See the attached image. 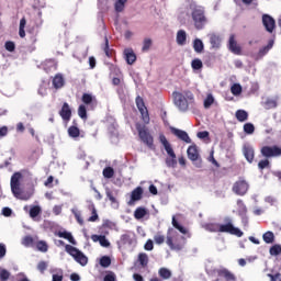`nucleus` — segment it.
I'll use <instances>...</instances> for the list:
<instances>
[{
  "mask_svg": "<svg viewBox=\"0 0 281 281\" xmlns=\"http://www.w3.org/2000/svg\"><path fill=\"white\" fill-rule=\"evenodd\" d=\"M262 238L267 245H273V243H276V235L271 231L266 232Z\"/></svg>",
  "mask_w": 281,
  "mask_h": 281,
  "instance_id": "31",
  "label": "nucleus"
},
{
  "mask_svg": "<svg viewBox=\"0 0 281 281\" xmlns=\"http://www.w3.org/2000/svg\"><path fill=\"white\" fill-rule=\"evenodd\" d=\"M233 192L234 194H237V196H245L247 192H249V182L247 180L239 178L234 184H233Z\"/></svg>",
  "mask_w": 281,
  "mask_h": 281,
  "instance_id": "11",
  "label": "nucleus"
},
{
  "mask_svg": "<svg viewBox=\"0 0 281 281\" xmlns=\"http://www.w3.org/2000/svg\"><path fill=\"white\" fill-rule=\"evenodd\" d=\"M243 155H244L246 161H248V164H254V159L256 157V151L254 150V146H251V144H249V143L244 144Z\"/></svg>",
  "mask_w": 281,
  "mask_h": 281,
  "instance_id": "15",
  "label": "nucleus"
},
{
  "mask_svg": "<svg viewBox=\"0 0 281 281\" xmlns=\"http://www.w3.org/2000/svg\"><path fill=\"white\" fill-rule=\"evenodd\" d=\"M22 245L24 247H33L34 245V237L33 236H25L23 239H22Z\"/></svg>",
  "mask_w": 281,
  "mask_h": 281,
  "instance_id": "49",
  "label": "nucleus"
},
{
  "mask_svg": "<svg viewBox=\"0 0 281 281\" xmlns=\"http://www.w3.org/2000/svg\"><path fill=\"white\" fill-rule=\"evenodd\" d=\"M262 25L269 34H273L276 32V19L269 14L262 15Z\"/></svg>",
  "mask_w": 281,
  "mask_h": 281,
  "instance_id": "14",
  "label": "nucleus"
},
{
  "mask_svg": "<svg viewBox=\"0 0 281 281\" xmlns=\"http://www.w3.org/2000/svg\"><path fill=\"white\" fill-rule=\"evenodd\" d=\"M47 267H49V263L47 261H40L37 263V270L41 272V273H45V271H47Z\"/></svg>",
  "mask_w": 281,
  "mask_h": 281,
  "instance_id": "54",
  "label": "nucleus"
},
{
  "mask_svg": "<svg viewBox=\"0 0 281 281\" xmlns=\"http://www.w3.org/2000/svg\"><path fill=\"white\" fill-rule=\"evenodd\" d=\"M166 244L171 249V251H181L186 247V237L180 235L177 229L169 228L167 232Z\"/></svg>",
  "mask_w": 281,
  "mask_h": 281,
  "instance_id": "2",
  "label": "nucleus"
},
{
  "mask_svg": "<svg viewBox=\"0 0 281 281\" xmlns=\"http://www.w3.org/2000/svg\"><path fill=\"white\" fill-rule=\"evenodd\" d=\"M143 194H144V189H142V187H137L132 191L131 201H140Z\"/></svg>",
  "mask_w": 281,
  "mask_h": 281,
  "instance_id": "30",
  "label": "nucleus"
},
{
  "mask_svg": "<svg viewBox=\"0 0 281 281\" xmlns=\"http://www.w3.org/2000/svg\"><path fill=\"white\" fill-rule=\"evenodd\" d=\"M165 240L166 237L164 235L157 234L154 236V241L156 243V245H164Z\"/></svg>",
  "mask_w": 281,
  "mask_h": 281,
  "instance_id": "59",
  "label": "nucleus"
},
{
  "mask_svg": "<svg viewBox=\"0 0 281 281\" xmlns=\"http://www.w3.org/2000/svg\"><path fill=\"white\" fill-rule=\"evenodd\" d=\"M269 160L268 159H263V160H260L258 162V168L259 170H265V168H269Z\"/></svg>",
  "mask_w": 281,
  "mask_h": 281,
  "instance_id": "61",
  "label": "nucleus"
},
{
  "mask_svg": "<svg viewBox=\"0 0 281 281\" xmlns=\"http://www.w3.org/2000/svg\"><path fill=\"white\" fill-rule=\"evenodd\" d=\"M136 106L142 115V120L144 124H150V115L148 114V108L144 103V99L142 97H136Z\"/></svg>",
  "mask_w": 281,
  "mask_h": 281,
  "instance_id": "12",
  "label": "nucleus"
},
{
  "mask_svg": "<svg viewBox=\"0 0 281 281\" xmlns=\"http://www.w3.org/2000/svg\"><path fill=\"white\" fill-rule=\"evenodd\" d=\"M170 131L176 137H178V139H181V142H184L186 144H192V138H190L188 132L176 127H171Z\"/></svg>",
  "mask_w": 281,
  "mask_h": 281,
  "instance_id": "16",
  "label": "nucleus"
},
{
  "mask_svg": "<svg viewBox=\"0 0 281 281\" xmlns=\"http://www.w3.org/2000/svg\"><path fill=\"white\" fill-rule=\"evenodd\" d=\"M105 194H106L109 201H111V203H115L117 205V200L113 195V192L111 191V189L106 188L105 189Z\"/></svg>",
  "mask_w": 281,
  "mask_h": 281,
  "instance_id": "57",
  "label": "nucleus"
},
{
  "mask_svg": "<svg viewBox=\"0 0 281 281\" xmlns=\"http://www.w3.org/2000/svg\"><path fill=\"white\" fill-rule=\"evenodd\" d=\"M127 0H116L114 8L115 12H122L124 10V5L126 4Z\"/></svg>",
  "mask_w": 281,
  "mask_h": 281,
  "instance_id": "52",
  "label": "nucleus"
},
{
  "mask_svg": "<svg viewBox=\"0 0 281 281\" xmlns=\"http://www.w3.org/2000/svg\"><path fill=\"white\" fill-rule=\"evenodd\" d=\"M57 236L59 238H65V240H68V243H70V245H78V243L76 241V239L74 238V235H71L70 232L64 231V232H58Z\"/></svg>",
  "mask_w": 281,
  "mask_h": 281,
  "instance_id": "27",
  "label": "nucleus"
},
{
  "mask_svg": "<svg viewBox=\"0 0 281 281\" xmlns=\"http://www.w3.org/2000/svg\"><path fill=\"white\" fill-rule=\"evenodd\" d=\"M53 87L55 89H63V87H65V78H63V75L58 74L53 78Z\"/></svg>",
  "mask_w": 281,
  "mask_h": 281,
  "instance_id": "29",
  "label": "nucleus"
},
{
  "mask_svg": "<svg viewBox=\"0 0 281 281\" xmlns=\"http://www.w3.org/2000/svg\"><path fill=\"white\" fill-rule=\"evenodd\" d=\"M276 43V40H269L268 45L263 46L259 49L258 52V58H262L265 56H267V54H269V52H271V49H273V45Z\"/></svg>",
  "mask_w": 281,
  "mask_h": 281,
  "instance_id": "24",
  "label": "nucleus"
},
{
  "mask_svg": "<svg viewBox=\"0 0 281 281\" xmlns=\"http://www.w3.org/2000/svg\"><path fill=\"white\" fill-rule=\"evenodd\" d=\"M263 106L267 110L277 109L278 108V97L276 99L268 98L263 102Z\"/></svg>",
  "mask_w": 281,
  "mask_h": 281,
  "instance_id": "32",
  "label": "nucleus"
},
{
  "mask_svg": "<svg viewBox=\"0 0 281 281\" xmlns=\"http://www.w3.org/2000/svg\"><path fill=\"white\" fill-rule=\"evenodd\" d=\"M71 213L74 214L77 223H79V225H85V220H82V214L80 213V211H78V209H71Z\"/></svg>",
  "mask_w": 281,
  "mask_h": 281,
  "instance_id": "41",
  "label": "nucleus"
},
{
  "mask_svg": "<svg viewBox=\"0 0 281 281\" xmlns=\"http://www.w3.org/2000/svg\"><path fill=\"white\" fill-rule=\"evenodd\" d=\"M217 276L218 279L215 281H221V280H225V281H236V276H234V273H232L229 270L227 269H221L217 271Z\"/></svg>",
  "mask_w": 281,
  "mask_h": 281,
  "instance_id": "18",
  "label": "nucleus"
},
{
  "mask_svg": "<svg viewBox=\"0 0 281 281\" xmlns=\"http://www.w3.org/2000/svg\"><path fill=\"white\" fill-rule=\"evenodd\" d=\"M0 280L1 281L10 280V271H8L5 269H0Z\"/></svg>",
  "mask_w": 281,
  "mask_h": 281,
  "instance_id": "56",
  "label": "nucleus"
},
{
  "mask_svg": "<svg viewBox=\"0 0 281 281\" xmlns=\"http://www.w3.org/2000/svg\"><path fill=\"white\" fill-rule=\"evenodd\" d=\"M256 127L254 126V123L244 124V133H246V135H254Z\"/></svg>",
  "mask_w": 281,
  "mask_h": 281,
  "instance_id": "47",
  "label": "nucleus"
},
{
  "mask_svg": "<svg viewBox=\"0 0 281 281\" xmlns=\"http://www.w3.org/2000/svg\"><path fill=\"white\" fill-rule=\"evenodd\" d=\"M4 47L7 52H14V49H16L14 42H5Z\"/></svg>",
  "mask_w": 281,
  "mask_h": 281,
  "instance_id": "63",
  "label": "nucleus"
},
{
  "mask_svg": "<svg viewBox=\"0 0 281 281\" xmlns=\"http://www.w3.org/2000/svg\"><path fill=\"white\" fill-rule=\"evenodd\" d=\"M116 245L119 249H124V247H135V245H137L135 233L127 231L125 234L121 235L120 240L116 241Z\"/></svg>",
  "mask_w": 281,
  "mask_h": 281,
  "instance_id": "9",
  "label": "nucleus"
},
{
  "mask_svg": "<svg viewBox=\"0 0 281 281\" xmlns=\"http://www.w3.org/2000/svg\"><path fill=\"white\" fill-rule=\"evenodd\" d=\"M227 47L229 52H232V54H235L236 56H240L243 52V48L240 47V45H238V42H236V37L234 35L229 36Z\"/></svg>",
  "mask_w": 281,
  "mask_h": 281,
  "instance_id": "17",
  "label": "nucleus"
},
{
  "mask_svg": "<svg viewBox=\"0 0 281 281\" xmlns=\"http://www.w3.org/2000/svg\"><path fill=\"white\" fill-rule=\"evenodd\" d=\"M188 159L192 161L195 168H202L203 160L201 159V155L199 154V147L196 145H190L187 149Z\"/></svg>",
  "mask_w": 281,
  "mask_h": 281,
  "instance_id": "10",
  "label": "nucleus"
},
{
  "mask_svg": "<svg viewBox=\"0 0 281 281\" xmlns=\"http://www.w3.org/2000/svg\"><path fill=\"white\" fill-rule=\"evenodd\" d=\"M68 135L69 137H71L72 139H78V137H80V128H78L77 126L72 125L68 128Z\"/></svg>",
  "mask_w": 281,
  "mask_h": 281,
  "instance_id": "39",
  "label": "nucleus"
},
{
  "mask_svg": "<svg viewBox=\"0 0 281 281\" xmlns=\"http://www.w3.org/2000/svg\"><path fill=\"white\" fill-rule=\"evenodd\" d=\"M81 100L83 104H91L93 109L94 106H98V99L91 93H83Z\"/></svg>",
  "mask_w": 281,
  "mask_h": 281,
  "instance_id": "25",
  "label": "nucleus"
},
{
  "mask_svg": "<svg viewBox=\"0 0 281 281\" xmlns=\"http://www.w3.org/2000/svg\"><path fill=\"white\" fill-rule=\"evenodd\" d=\"M192 46L195 54H203V50L205 49V45L203 44V41L201 38L193 40Z\"/></svg>",
  "mask_w": 281,
  "mask_h": 281,
  "instance_id": "28",
  "label": "nucleus"
},
{
  "mask_svg": "<svg viewBox=\"0 0 281 281\" xmlns=\"http://www.w3.org/2000/svg\"><path fill=\"white\" fill-rule=\"evenodd\" d=\"M265 202L269 203L270 205H278V199L269 195L265 198Z\"/></svg>",
  "mask_w": 281,
  "mask_h": 281,
  "instance_id": "62",
  "label": "nucleus"
},
{
  "mask_svg": "<svg viewBox=\"0 0 281 281\" xmlns=\"http://www.w3.org/2000/svg\"><path fill=\"white\" fill-rule=\"evenodd\" d=\"M214 104V95L207 94L204 99V109H210Z\"/></svg>",
  "mask_w": 281,
  "mask_h": 281,
  "instance_id": "51",
  "label": "nucleus"
},
{
  "mask_svg": "<svg viewBox=\"0 0 281 281\" xmlns=\"http://www.w3.org/2000/svg\"><path fill=\"white\" fill-rule=\"evenodd\" d=\"M206 232L221 233V224L218 223H207L204 225Z\"/></svg>",
  "mask_w": 281,
  "mask_h": 281,
  "instance_id": "37",
  "label": "nucleus"
},
{
  "mask_svg": "<svg viewBox=\"0 0 281 281\" xmlns=\"http://www.w3.org/2000/svg\"><path fill=\"white\" fill-rule=\"evenodd\" d=\"M173 104L180 111V113H188V111L194 109L196 106V102L194 101V94L190 91L172 92Z\"/></svg>",
  "mask_w": 281,
  "mask_h": 281,
  "instance_id": "1",
  "label": "nucleus"
},
{
  "mask_svg": "<svg viewBox=\"0 0 281 281\" xmlns=\"http://www.w3.org/2000/svg\"><path fill=\"white\" fill-rule=\"evenodd\" d=\"M153 45V41L150 38H145L143 43V52H148L150 49V46Z\"/></svg>",
  "mask_w": 281,
  "mask_h": 281,
  "instance_id": "58",
  "label": "nucleus"
},
{
  "mask_svg": "<svg viewBox=\"0 0 281 281\" xmlns=\"http://www.w3.org/2000/svg\"><path fill=\"white\" fill-rule=\"evenodd\" d=\"M207 36H209L212 49H218L221 47V42H222L221 35L216 33H211Z\"/></svg>",
  "mask_w": 281,
  "mask_h": 281,
  "instance_id": "22",
  "label": "nucleus"
},
{
  "mask_svg": "<svg viewBox=\"0 0 281 281\" xmlns=\"http://www.w3.org/2000/svg\"><path fill=\"white\" fill-rule=\"evenodd\" d=\"M59 115L64 122H69L71 120V108L69 103L65 102L59 111Z\"/></svg>",
  "mask_w": 281,
  "mask_h": 281,
  "instance_id": "19",
  "label": "nucleus"
},
{
  "mask_svg": "<svg viewBox=\"0 0 281 281\" xmlns=\"http://www.w3.org/2000/svg\"><path fill=\"white\" fill-rule=\"evenodd\" d=\"M270 256H280L281 254V245L276 244L269 249Z\"/></svg>",
  "mask_w": 281,
  "mask_h": 281,
  "instance_id": "48",
  "label": "nucleus"
},
{
  "mask_svg": "<svg viewBox=\"0 0 281 281\" xmlns=\"http://www.w3.org/2000/svg\"><path fill=\"white\" fill-rule=\"evenodd\" d=\"M8 133H10L8 126H0V139H3V137H8Z\"/></svg>",
  "mask_w": 281,
  "mask_h": 281,
  "instance_id": "60",
  "label": "nucleus"
},
{
  "mask_svg": "<svg viewBox=\"0 0 281 281\" xmlns=\"http://www.w3.org/2000/svg\"><path fill=\"white\" fill-rule=\"evenodd\" d=\"M40 67L41 69H44L46 74H49V71H56L57 64H56V60L54 59H47L44 63H42Z\"/></svg>",
  "mask_w": 281,
  "mask_h": 281,
  "instance_id": "21",
  "label": "nucleus"
},
{
  "mask_svg": "<svg viewBox=\"0 0 281 281\" xmlns=\"http://www.w3.org/2000/svg\"><path fill=\"white\" fill-rule=\"evenodd\" d=\"M99 265L103 267V269L111 267V257L109 256L101 257Z\"/></svg>",
  "mask_w": 281,
  "mask_h": 281,
  "instance_id": "45",
  "label": "nucleus"
},
{
  "mask_svg": "<svg viewBox=\"0 0 281 281\" xmlns=\"http://www.w3.org/2000/svg\"><path fill=\"white\" fill-rule=\"evenodd\" d=\"M159 142L168 155V158L165 160L167 168H177V154H175V149H172V145H170V142H168L166 135L160 134Z\"/></svg>",
  "mask_w": 281,
  "mask_h": 281,
  "instance_id": "5",
  "label": "nucleus"
},
{
  "mask_svg": "<svg viewBox=\"0 0 281 281\" xmlns=\"http://www.w3.org/2000/svg\"><path fill=\"white\" fill-rule=\"evenodd\" d=\"M136 131L138 133V137L145 146L149 147L150 150L155 149V138L153 137V134L148 131V127L146 125H142L139 123H136Z\"/></svg>",
  "mask_w": 281,
  "mask_h": 281,
  "instance_id": "7",
  "label": "nucleus"
},
{
  "mask_svg": "<svg viewBox=\"0 0 281 281\" xmlns=\"http://www.w3.org/2000/svg\"><path fill=\"white\" fill-rule=\"evenodd\" d=\"M138 262L143 267H148V255L146 252H140L138 255Z\"/></svg>",
  "mask_w": 281,
  "mask_h": 281,
  "instance_id": "43",
  "label": "nucleus"
},
{
  "mask_svg": "<svg viewBox=\"0 0 281 281\" xmlns=\"http://www.w3.org/2000/svg\"><path fill=\"white\" fill-rule=\"evenodd\" d=\"M123 56L127 65H133L137 60V55L133 48H125L123 50Z\"/></svg>",
  "mask_w": 281,
  "mask_h": 281,
  "instance_id": "20",
  "label": "nucleus"
},
{
  "mask_svg": "<svg viewBox=\"0 0 281 281\" xmlns=\"http://www.w3.org/2000/svg\"><path fill=\"white\" fill-rule=\"evenodd\" d=\"M191 21L193 23V27L199 32H201V30H205V25L209 23L207 16H205V9L203 7L191 5Z\"/></svg>",
  "mask_w": 281,
  "mask_h": 281,
  "instance_id": "3",
  "label": "nucleus"
},
{
  "mask_svg": "<svg viewBox=\"0 0 281 281\" xmlns=\"http://www.w3.org/2000/svg\"><path fill=\"white\" fill-rule=\"evenodd\" d=\"M237 210L241 218H245V216H247V205H245V202H243V200H237Z\"/></svg>",
  "mask_w": 281,
  "mask_h": 281,
  "instance_id": "33",
  "label": "nucleus"
},
{
  "mask_svg": "<svg viewBox=\"0 0 281 281\" xmlns=\"http://www.w3.org/2000/svg\"><path fill=\"white\" fill-rule=\"evenodd\" d=\"M91 240H93V243H100L101 247H111V243L104 235H92Z\"/></svg>",
  "mask_w": 281,
  "mask_h": 281,
  "instance_id": "26",
  "label": "nucleus"
},
{
  "mask_svg": "<svg viewBox=\"0 0 281 281\" xmlns=\"http://www.w3.org/2000/svg\"><path fill=\"white\" fill-rule=\"evenodd\" d=\"M114 175H115V170H113V167H105L103 169L104 179H113Z\"/></svg>",
  "mask_w": 281,
  "mask_h": 281,
  "instance_id": "44",
  "label": "nucleus"
},
{
  "mask_svg": "<svg viewBox=\"0 0 281 281\" xmlns=\"http://www.w3.org/2000/svg\"><path fill=\"white\" fill-rule=\"evenodd\" d=\"M65 251H67L69 256H71L74 260H76L78 265H80L81 267H87V265L89 263V258L86 255H83V252L80 251V249L74 246L66 244Z\"/></svg>",
  "mask_w": 281,
  "mask_h": 281,
  "instance_id": "8",
  "label": "nucleus"
},
{
  "mask_svg": "<svg viewBox=\"0 0 281 281\" xmlns=\"http://www.w3.org/2000/svg\"><path fill=\"white\" fill-rule=\"evenodd\" d=\"M146 214H148V210H146V207L139 206L134 212V218H136L137 221H140V218H144Z\"/></svg>",
  "mask_w": 281,
  "mask_h": 281,
  "instance_id": "36",
  "label": "nucleus"
},
{
  "mask_svg": "<svg viewBox=\"0 0 281 281\" xmlns=\"http://www.w3.org/2000/svg\"><path fill=\"white\" fill-rule=\"evenodd\" d=\"M158 274L162 280H170L172 278V272L168 268H160Z\"/></svg>",
  "mask_w": 281,
  "mask_h": 281,
  "instance_id": "40",
  "label": "nucleus"
},
{
  "mask_svg": "<svg viewBox=\"0 0 281 281\" xmlns=\"http://www.w3.org/2000/svg\"><path fill=\"white\" fill-rule=\"evenodd\" d=\"M235 117L238 120V122H247V120H249V113H247L245 110H237Z\"/></svg>",
  "mask_w": 281,
  "mask_h": 281,
  "instance_id": "34",
  "label": "nucleus"
},
{
  "mask_svg": "<svg viewBox=\"0 0 281 281\" xmlns=\"http://www.w3.org/2000/svg\"><path fill=\"white\" fill-rule=\"evenodd\" d=\"M176 43L180 47H183L188 43V33L184 30H179L176 35Z\"/></svg>",
  "mask_w": 281,
  "mask_h": 281,
  "instance_id": "23",
  "label": "nucleus"
},
{
  "mask_svg": "<svg viewBox=\"0 0 281 281\" xmlns=\"http://www.w3.org/2000/svg\"><path fill=\"white\" fill-rule=\"evenodd\" d=\"M78 115L81 120H87V106H85V104L79 105Z\"/></svg>",
  "mask_w": 281,
  "mask_h": 281,
  "instance_id": "53",
  "label": "nucleus"
},
{
  "mask_svg": "<svg viewBox=\"0 0 281 281\" xmlns=\"http://www.w3.org/2000/svg\"><path fill=\"white\" fill-rule=\"evenodd\" d=\"M220 234H231V236L243 238V231L234 226V220L229 216L224 218V224H220Z\"/></svg>",
  "mask_w": 281,
  "mask_h": 281,
  "instance_id": "6",
  "label": "nucleus"
},
{
  "mask_svg": "<svg viewBox=\"0 0 281 281\" xmlns=\"http://www.w3.org/2000/svg\"><path fill=\"white\" fill-rule=\"evenodd\" d=\"M231 92L233 93V95H240V93H243V87L240 86V83H234L231 87Z\"/></svg>",
  "mask_w": 281,
  "mask_h": 281,
  "instance_id": "46",
  "label": "nucleus"
},
{
  "mask_svg": "<svg viewBox=\"0 0 281 281\" xmlns=\"http://www.w3.org/2000/svg\"><path fill=\"white\" fill-rule=\"evenodd\" d=\"M52 281H63V272L53 274Z\"/></svg>",
  "mask_w": 281,
  "mask_h": 281,
  "instance_id": "64",
  "label": "nucleus"
},
{
  "mask_svg": "<svg viewBox=\"0 0 281 281\" xmlns=\"http://www.w3.org/2000/svg\"><path fill=\"white\" fill-rule=\"evenodd\" d=\"M47 89H49V81H42L37 91L38 95L45 98V95L47 94Z\"/></svg>",
  "mask_w": 281,
  "mask_h": 281,
  "instance_id": "38",
  "label": "nucleus"
},
{
  "mask_svg": "<svg viewBox=\"0 0 281 281\" xmlns=\"http://www.w3.org/2000/svg\"><path fill=\"white\" fill-rule=\"evenodd\" d=\"M38 214H41V206H38V205L31 206V209H30L31 218H36V216H38Z\"/></svg>",
  "mask_w": 281,
  "mask_h": 281,
  "instance_id": "50",
  "label": "nucleus"
},
{
  "mask_svg": "<svg viewBox=\"0 0 281 281\" xmlns=\"http://www.w3.org/2000/svg\"><path fill=\"white\" fill-rule=\"evenodd\" d=\"M21 179H23V175L21 172H14L11 177V192L15 199H20L21 201H30V194H24L21 190Z\"/></svg>",
  "mask_w": 281,
  "mask_h": 281,
  "instance_id": "4",
  "label": "nucleus"
},
{
  "mask_svg": "<svg viewBox=\"0 0 281 281\" xmlns=\"http://www.w3.org/2000/svg\"><path fill=\"white\" fill-rule=\"evenodd\" d=\"M191 67L194 71H199L200 69H203V61L199 58H195L191 61Z\"/></svg>",
  "mask_w": 281,
  "mask_h": 281,
  "instance_id": "42",
  "label": "nucleus"
},
{
  "mask_svg": "<svg viewBox=\"0 0 281 281\" xmlns=\"http://www.w3.org/2000/svg\"><path fill=\"white\" fill-rule=\"evenodd\" d=\"M260 153L262 157H266V159L271 157H281V148L278 146H263Z\"/></svg>",
  "mask_w": 281,
  "mask_h": 281,
  "instance_id": "13",
  "label": "nucleus"
},
{
  "mask_svg": "<svg viewBox=\"0 0 281 281\" xmlns=\"http://www.w3.org/2000/svg\"><path fill=\"white\" fill-rule=\"evenodd\" d=\"M103 281H117V276L113 271H109L104 278Z\"/></svg>",
  "mask_w": 281,
  "mask_h": 281,
  "instance_id": "55",
  "label": "nucleus"
},
{
  "mask_svg": "<svg viewBox=\"0 0 281 281\" xmlns=\"http://www.w3.org/2000/svg\"><path fill=\"white\" fill-rule=\"evenodd\" d=\"M37 251H41L42 254H47L49 251V245H47V241L40 240L35 244Z\"/></svg>",
  "mask_w": 281,
  "mask_h": 281,
  "instance_id": "35",
  "label": "nucleus"
}]
</instances>
